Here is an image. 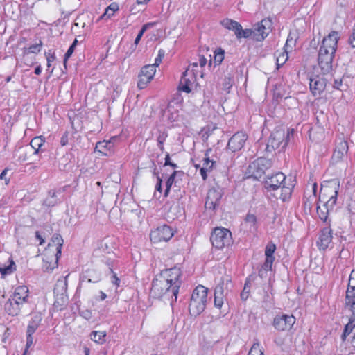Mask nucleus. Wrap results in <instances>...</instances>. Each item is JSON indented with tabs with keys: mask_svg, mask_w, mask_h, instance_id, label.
Here are the masks:
<instances>
[{
	"mask_svg": "<svg viewBox=\"0 0 355 355\" xmlns=\"http://www.w3.org/2000/svg\"><path fill=\"white\" fill-rule=\"evenodd\" d=\"M74 49H75V47H73V46H70V47L69 48V49L67 50V53L64 55V64L66 63L67 59H69V58H70V56L73 54Z\"/></svg>",
	"mask_w": 355,
	"mask_h": 355,
	"instance_id": "864d4df0",
	"label": "nucleus"
},
{
	"mask_svg": "<svg viewBox=\"0 0 355 355\" xmlns=\"http://www.w3.org/2000/svg\"><path fill=\"white\" fill-rule=\"evenodd\" d=\"M159 275L165 279L168 284H171L174 293H178L179 288L181 285L180 277L182 275L181 270L179 268L175 266L162 270Z\"/></svg>",
	"mask_w": 355,
	"mask_h": 355,
	"instance_id": "6e6552de",
	"label": "nucleus"
},
{
	"mask_svg": "<svg viewBox=\"0 0 355 355\" xmlns=\"http://www.w3.org/2000/svg\"><path fill=\"white\" fill-rule=\"evenodd\" d=\"M207 302V288L198 285L191 295L189 310L192 316L199 315L206 307Z\"/></svg>",
	"mask_w": 355,
	"mask_h": 355,
	"instance_id": "20e7f679",
	"label": "nucleus"
},
{
	"mask_svg": "<svg viewBox=\"0 0 355 355\" xmlns=\"http://www.w3.org/2000/svg\"><path fill=\"white\" fill-rule=\"evenodd\" d=\"M101 248L102 249H107V243L106 242V241H103L102 243H101Z\"/></svg>",
	"mask_w": 355,
	"mask_h": 355,
	"instance_id": "774afa93",
	"label": "nucleus"
},
{
	"mask_svg": "<svg viewBox=\"0 0 355 355\" xmlns=\"http://www.w3.org/2000/svg\"><path fill=\"white\" fill-rule=\"evenodd\" d=\"M112 283L116 285V286H119L120 279L116 277V275L115 273H114L112 275Z\"/></svg>",
	"mask_w": 355,
	"mask_h": 355,
	"instance_id": "6e6d98bb",
	"label": "nucleus"
},
{
	"mask_svg": "<svg viewBox=\"0 0 355 355\" xmlns=\"http://www.w3.org/2000/svg\"><path fill=\"white\" fill-rule=\"evenodd\" d=\"M178 171H174L170 175V177L168 178V180L166 182V189H165V193H164L165 196H166L168 195L169 190L175 181V177L178 175Z\"/></svg>",
	"mask_w": 355,
	"mask_h": 355,
	"instance_id": "a19ab883",
	"label": "nucleus"
},
{
	"mask_svg": "<svg viewBox=\"0 0 355 355\" xmlns=\"http://www.w3.org/2000/svg\"><path fill=\"white\" fill-rule=\"evenodd\" d=\"M67 282L66 279H58L54 288L55 301L54 305L56 307L64 306L67 302Z\"/></svg>",
	"mask_w": 355,
	"mask_h": 355,
	"instance_id": "1a4fd4ad",
	"label": "nucleus"
},
{
	"mask_svg": "<svg viewBox=\"0 0 355 355\" xmlns=\"http://www.w3.org/2000/svg\"><path fill=\"white\" fill-rule=\"evenodd\" d=\"M272 21L269 19H264L258 23L253 28L254 37L257 41L264 40L271 31Z\"/></svg>",
	"mask_w": 355,
	"mask_h": 355,
	"instance_id": "4468645a",
	"label": "nucleus"
},
{
	"mask_svg": "<svg viewBox=\"0 0 355 355\" xmlns=\"http://www.w3.org/2000/svg\"><path fill=\"white\" fill-rule=\"evenodd\" d=\"M41 71H42V69H41L40 66H37L35 69V73L37 74V75H40L41 73Z\"/></svg>",
	"mask_w": 355,
	"mask_h": 355,
	"instance_id": "338daca9",
	"label": "nucleus"
},
{
	"mask_svg": "<svg viewBox=\"0 0 355 355\" xmlns=\"http://www.w3.org/2000/svg\"><path fill=\"white\" fill-rule=\"evenodd\" d=\"M276 250V245L273 243H268L266 247L265 250V255L266 258H272V260H275V257H273V254Z\"/></svg>",
	"mask_w": 355,
	"mask_h": 355,
	"instance_id": "58836bf2",
	"label": "nucleus"
},
{
	"mask_svg": "<svg viewBox=\"0 0 355 355\" xmlns=\"http://www.w3.org/2000/svg\"><path fill=\"white\" fill-rule=\"evenodd\" d=\"M46 58L47 61V67H50L51 66V62H53L55 60V56L50 53H46Z\"/></svg>",
	"mask_w": 355,
	"mask_h": 355,
	"instance_id": "3c124183",
	"label": "nucleus"
},
{
	"mask_svg": "<svg viewBox=\"0 0 355 355\" xmlns=\"http://www.w3.org/2000/svg\"><path fill=\"white\" fill-rule=\"evenodd\" d=\"M7 171H8V170H7V169H4V170L1 172V175H0V178H1V180H4V179L6 180V173H7Z\"/></svg>",
	"mask_w": 355,
	"mask_h": 355,
	"instance_id": "69168bd1",
	"label": "nucleus"
},
{
	"mask_svg": "<svg viewBox=\"0 0 355 355\" xmlns=\"http://www.w3.org/2000/svg\"><path fill=\"white\" fill-rule=\"evenodd\" d=\"M144 35V33H142L141 31H139L137 37L135 38V44H137L139 43V42L140 41L141 37L143 36Z\"/></svg>",
	"mask_w": 355,
	"mask_h": 355,
	"instance_id": "680f3d73",
	"label": "nucleus"
},
{
	"mask_svg": "<svg viewBox=\"0 0 355 355\" xmlns=\"http://www.w3.org/2000/svg\"><path fill=\"white\" fill-rule=\"evenodd\" d=\"M196 78L192 71L187 69L180 79V89L189 93L196 85Z\"/></svg>",
	"mask_w": 355,
	"mask_h": 355,
	"instance_id": "f3484780",
	"label": "nucleus"
},
{
	"mask_svg": "<svg viewBox=\"0 0 355 355\" xmlns=\"http://www.w3.org/2000/svg\"><path fill=\"white\" fill-rule=\"evenodd\" d=\"M276 57L277 68L279 69L288 60V51L286 49H284L283 51H277L275 54Z\"/></svg>",
	"mask_w": 355,
	"mask_h": 355,
	"instance_id": "2f4dec72",
	"label": "nucleus"
},
{
	"mask_svg": "<svg viewBox=\"0 0 355 355\" xmlns=\"http://www.w3.org/2000/svg\"><path fill=\"white\" fill-rule=\"evenodd\" d=\"M247 137V135L242 132H236L230 139L227 150L232 153L240 150L244 146Z\"/></svg>",
	"mask_w": 355,
	"mask_h": 355,
	"instance_id": "dca6fc26",
	"label": "nucleus"
},
{
	"mask_svg": "<svg viewBox=\"0 0 355 355\" xmlns=\"http://www.w3.org/2000/svg\"><path fill=\"white\" fill-rule=\"evenodd\" d=\"M42 321V316L40 314H35L31 318L27 327V334H33L39 327Z\"/></svg>",
	"mask_w": 355,
	"mask_h": 355,
	"instance_id": "b1692460",
	"label": "nucleus"
},
{
	"mask_svg": "<svg viewBox=\"0 0 355 355\" xmlns=\"http://www.w3.org/2000/svg\"><path fill=\"white\" fill-rule=\"evenodd\" d=\"M349 43L352 45V47L355 48V26L352 30V33L349 38Z\"/></svg>",
	"mask_w": 355,
	"mask_h": 355,
	"instance_id": "5fc2aeb1",
	"label": "nucleus"
},
{
	"mask_svg": "<svg viewBox=\"0 0 355 355\" xmlns=\"http://www.w3.org/2000/svg\"><path fill=\"white\" fill-rule=\"evenodd\" d=\"M164 56V51L162 49H160L158 52L157 57L155 58V63L152 64V65H155V69L157 67H158L160 64Z\"/></svg>",
	"mask_w": 355,
	"mask_h": 355,
	"instance_id": "de8ad7c7",
	"label": "nucleus"
},
{
	"mask_svg": "<svg viewBox=\"0 0 355 355\" xmlns=\"http://www.w3.org/2000/svg\"><path fill=\"white\" fill-rule=\"evenodd\" d=\"M224 59V51L220 49L214 51V62L219 65Z\"/></svg>",
	"mask_w": 355,
	"mask_h": 355,
	"instance_id": "79ce46f5",
	"label": "nucleus"
},
{
	"mask_svg": "<svg viewBox=\"0 0 355 355\" xmlns=\"http://www.w3.org/2000/svg\"><path fill=\"white\" fill-rule=\"evenodd\" d=\"M150 294L153 297H165L173 302L177 300L178 293H174L171 284H168L165 279L157 275L153 281Z\"/></svg>",
	"mask_w": 355,
	"mask_h": 355,
	"instance_id": "39448f33",
	"label": "nucleus"
},
{
	"mask_svg": "<svg viewBox=\"0 0 355 355\" xmlns=\"http://www.w3.org/2000/svg\"><path fill=\"white\" fill-rule=\"evenodd\" d=\"M285 180V175L278 172L267 177L264 182V187L268 191H275L284 185Z\"/></svg>",
	"mask_w": 355,
	"mask_h": 355,
	"instance_id": "2eb2a0df",
	"label": "nucleus"
},
{
	"mask_svg": "<svg viewBox=\"0 0 355 355\" xmlns=\"http://www.w3.org/2000/svg\"><path fill=\"white\" fill-rule=\"evenodd\" d=\"M354 290L348 286V288L346 291V304L349 305L352 301L355 295Z\"/></svg>",
	"mask_w": 355,
	"mask_h": 355,
	"instance_id": "c03bdc74",
	"label": "nucleus"
},
{
	"mask_svg": "<svg viewBox=\"0 0 355 355\" xmlns=\"http://www.w3.org/2000/svg\"><path fill=\"white\" fill-rule=\"evenodd\" d=\"M355 327V319L350 318L349 322L345 325L344 332L342 335L343 340H345L347 335H349L354 328Z\"/></svg>",
	"mask_w": 355,
	"mask_h": 355,
	"instance_id": "f704fd0d",
	"label": "nucleus"
},
{
	"mask_svg": "<svg viewBox=\"0 0 355 355\" xmlns=\"http://www.w3.org/2000/svg\"><path fill=\"white\" fill-rule=\"evenodd\" d=\"M332 241L331 230L329 227L324 228L319 237L318 245L320 250H325Z\"/></svg>",
	"mask_w": 355,
	"mask_h": 355,
	"instance_id": "5701e85b",
	"label": "nucleus"
},
{
	"mask_svg": "<svg viewBox=\"0 0 355 355\" xmlns=\"http://www.w3.org/2000/svg\"><path fill=\"white\" fill-rule=\"evenodd\" d=\"M339 39V33L335 31H331L322 39L318 51V63L323 73H327L332 69Z\"/></svg>",
	"mask_w": 355,
	"mask_h": 355,
	"instance_id": "f257e3e1",
	"label": "nucleus"
},
{
	"mask_svg": "<svg viewBox=\"0 0 355 355\" xmlns=\"http://www.w3.org/2000/svg\"><path fill=\"white\" fill-rule=\"evenodd\" d=\"M248 355H264L263 351L260 348L259 343H254L248 353Z\"/></svg>",
	"mask_w": 355,
	"mask_h": 355,
	"instance_id": "37998d69",
	"label": "nucleus"
},
{
	"mask_svg": "<svg viewBox=\"0 0 355 355\" xmlns=\"http://www.w3.org/2000/svg\"><path fill=\"white\" fill-rule=\"evenodd\" d=\"M293 135V129H287L286 130L283 128L275 129L269 137L267 148L271 147L276 149L279 148L281 145H282V148H285Z\"/></svg>",
	"mask_w": 355,
	"mask_h": 355,
	"instance_id": "423d86ee",
	"label": "nucleus"
},
{
	"mask_svg": "<svg viewBox=\"0 0 355 355\" xmlns=\"http://www.w3.org/2000/svg\"><path fill=\"white\" fill-rule=\"evenodd\" d=\"M164 165L167 166V165H169V166H171L173 168H176L177 167V165L175 164H172L171 162H170V157L168 155H167L165 157V164Z\"/></svg>",
	"mask_w": 355,
	"mask_h": 355,
	"instance_id": "bf43d9fd",
	"label": "nucleus"
},
{
	"mask_svg": "<svg viewBox=\"0 0 355 355\" xmlns=\"http://www.w3.org/2000/svg\"><path fill=\"white\" fill-rule=\"evenodd\" d=\"M295 44V40H294L291 35H288L285 44L284 49H286V51H288V49L290 48L291 49H292Z\"/></svg>",
	"mask_w": 355,
	"mask_h": 355,
	"instance_id": "49530a36",
	"label": "nucleus"
},
{
	"mask_svg": "<svg viewBox=\"0 0 355 355\" xmlns=\"http://www.w3.org/2000/svg\"><path fill=\"white\" fill-rule=\"evenodd\" d=\"M342 84H343V81L341 79L340 80H335L334 84V87L337 89H341Z\"/></svg>",
	"mask_w": 355,
	"mask_h": 355,
	"instance_id": "4d7b16f0",
	"label": "nucleus"
},
{
	"mask_svg": "<svg viewBox=\"0 0 355 355\" xmlns=\"http://www.w3.org/2000/svg\"><path fill=\"white\" fill-rule=\"evenodd\" d=\"M95 150L102 155L110 157L114 154V144L112 140L99 141L96 144Z\"/></svg>",
	"mask_w": 355,
	"mask_h": 355,
	"instance_id": "412c9836",
	"label": "nucleus"
},
{
	"mask_svg": "<svg viewBox=\"0 0 355 355\" xmlns=\"http://www.w3.org/2000/svg\"><path fill=\"white\" fill-rule=\"evenodd\" d=\"M245 223L249 225L250 230H255L257 229V218L254 214H248L245 217Z\"/></svg>",
	"mask_w": 355,
	"mask_h": 355,
	"instance_id": "e433bc0d",
	"label": "nucleus"
},
{
	"mask_svg": "<svg viewBox=\"0 0 355 355\" xmlns=\"http://www.w3.org/2000/svg\"><path fill=\"white\" fill-rule=\"evenodd\" d=\"M291 192H292V187H286V186H282L281 187V194H280V198L283 200V201H286V200H288L291 195Z\"/></svg>",
	"mask_w": 355,
	"mask_h": 355,
	"instance_id": "4c0bfd02",
	"label": "nucleus"
},
{
	"mask_svg": "<svg viewBox=\"0 0 355 355\" xmlns=\"http://www.w3.org/2000/svg\"><path fill=\"white\" fill-rule=\"evenodd\" d=\"M250 290L247 288V284H245L243 290L241 293V297L242 300H245L248 297Z\"/></svg>",
	"mask_w": 355,
	"mask_h": 355,
	"instance_id": "603ef678",
	"label": "nucleus"
},
{
	"mask_svg": "<svg viewBox=\"0 0 355 355\" xmlns=\"http://www.w3.org/2000/svg\"><path fill=\"white\" fill-rule=\"evenodd\" d=\"M273 262L274 260L272 258H266L263 265L259 271V275L261 279L268 277V272L272 271Z\"/></svg>",
	"mask_w": 355,
	"mask_h": 355,
	"instance_id": "393cba45",
	"label": "nucleus"
},
{
	"mask_svg": "<svg viewBox=\"0 0 355 355\" xmlns=\"http://www.w3.org/2000/svg\"><path fill=\"white\" fill-rule=\"evenodd\" d=\"M173 236V230L166 225L158 227L154 231H152L150 237L153 243H159L162 241H168Z\"/></svg>",
	"mask_w": 355,
	"mask_h": 355,
	"instance_id": "9d476101",
	"label": "nucleus"
},
{
	"mask_svg": "<svg viewBox=\"0 0 355 355\" xmlns=\"http://www.w3.org/2000/svg\"><path fill=\"white\" fill-rule=\"evenodd\" d=\"M340 181L338 179L331 180L322 184L321 186L320 196L323 198H329L328 200L322 206L318 205L317 207V214L323 221H327L329 213L333 210L336 205Z\"/></svg>",
	"mask_w": 355,
	"mask_h": 355,
	"instance_id": "f03ea898",
	"label": "nucleus"
},
{
	"mask_svg": "<svg viewBox=\"0 0 355 355\" xmlns=\"http://www.w3.org/2000/svg\"><path fill=\"white\" fill-rule=\"evenodd\" d=\"M42 46V41H40L39 43L30 46L28 48V52L32 53H37L41 51Z\"/></svg>",
	"mask_w": 355,
	"mask_h": 355,
	"instance_id": "a18cd8bd",
	"label": "nucleus"
},
{
	"mask_svg": "<svg viewBox=\"0 0 355 355\" xmlns=\"http://www.w3.org/2000/svg\"><path fill=\"white\" fill-rule=\"evenodd\" d=\"M44 144V139L42 137H35L31 141L30 146L35 150L33 155L39 153V151L41 150Z\"/></svg>",
	"mask_w": 355,
	"mask_h": 355,
	"instance_id": "c756f323",
	"label": "nucleus"
},
{
	"mask_svg": "<svg viewBox=\"0 0 355 355\" xmlns=\"http://www.w3.org/2000/svg\"><path fill=\"white\" fill-rule=\"evenodd\" d=\"M27 147H21L17 150L15 156L18 161L24 162L27 159Z\"/></svg>",
	"mask_w": 355,
	"mask_h": 355,
	"instance_id": "c9c22d12",
	"label": "nucleus"
},
{
	"mask_svg": "<svg viewBox=\"0 0 355 355\" xmlns=\"http://www.w3.org/2000/svg\"><path fill=\"white\" fill-rule=\"evenodd\" d=\"M348 285L352 289H355V270H353L350 274Z\"/></svg>",
	"mask_w": 355,
	"mask_h": 355,
	"instance_id": "09e8293b",
	"label": "nucleus"
},
{
	"mask_svg": "<svg viewBox=\"0 0 355 355\" xmlns=\"http://www.w3.org/2000/svg\"><path fill=\"white\" fill-rule=\"evenodd\" d=\"M155 72V65L147 64L143 67L139 74L138 87L140 89L145 88L148 83L153 78Z\"/></svg>",
	"mask_w": 355,
	"mask_h": 355,
	"instance_id": "f8f14e48",
	"label": "nucleus"
},
{
	"mask_svg": "<svg viewBox=\"0 0 355 355\" xmlns=\"http://www.w3.org/2000/svg\"><path fill=\"white\" fill-rule=\"evenodd\" d=\"M350 306H351V309H352V311L353 313V315H355V302L354 301H352L350 304H349Z\"/></svg>",
	"mask_w": 355,
	"mask_h": 355,
	"instance_id": "0e129e2a",
	"label": "nucleus"
},
{
	"mask_svg": "<svg viewBox=\"0 0 355 355\" xmlns=\"http://www.w3.org/2000/svg\"><path fill=\"white\" fill-rule=\"evenodd\" d=\"M310 90L313 96H320L326 87V80L319 76L310 78Z\"/></svg>",
	"mask_w": 355,
	"mask_h": 355,
	"instance_id": "6ab92c4d",
	"label": "nucleus"
},
{
	"mask_svg": "<svg viewBox=\"0 0 355 355\" xmlns=\"http://www.w3.org/2000/svg\"><path fill=\"white\" fill-rule=\"evenodd\" d=\"M221 24L226 28L232 30L236 34L238 30L241 29V24L237 21L230 19H225L221 21Z\"/></svg>",
	"mask_w": 355,
	"mask_h": 355,
	"instance_id": "cd10ccee",
	"label": "nucleus"
},
{
	"mask_svg": "<svg viewBox=\"0 0 355 355\" xmlns=\"http://www.w3.org/2000/svg\"><path fill=\"white\" fill-rule=\"evenodd\" d=\"M295 322V318L293 315H279L273 320L274 327L280 331L290 330Z\"/></svg>",
	"mask_w": 355,
	"mask_h": 355,
	"instance_id": "9b49d317",
	"label": "nucleus"
},
{
	"mask_svg": "<svg viewBox=\"0 0 355 355\" xmlns=\"http://www.w3.org/2000/svg\"><path fill=\"white\" fill-rule=\"evenodd\" d=\"M33 334H27V338H26V347H29L33 344Z\"/></svg>",
	"mask_w": 355,
	"mask_h": 355,
	"instance_id": "13d9d810",
	"label": "nucleus"
},
{
	"mask_svg": "<svg viewBox=\"0 0 355 355\" xmlns=\"http://www.w3.org/2000/svg\"><path fill=\"white\" fill-rule=\"evenodd\" d=\"M271 166L270 160L265 157H259L255 162H254L250 167L252 169L257 168V173L255 175L261 176L264 171Z\"/></svg>",
	"mask_w": 355,
	"mask_h": 355,
	"instance_id": "4be33fe9",
	"label": "nucleus"
},
{
	"mask_svg": "<svg viewBox=\"0 0 355 355\" xmlns=\"http://www.w3.org/2000/svg\"><path fill=\"white\" fill-rule=\"evenodd\" d=\"M347 150L348 145L347 141H340L334 150V156L338 159L342 158L343 156L347 153Z\"/></svg>",
	"mask_w": 355,
	"mask_h": 355,
	"instance_id": "bb28decb",
	"label": "nucleus"
},
{
	"mask_svg": "<svg viewBox=\"0 0 355 355\" xmlns=\"http://www.w3.org/2000/svg\"><path fill=\"white\" fill-rule=\"evenodd\" d=\"M80 315L86 320H89L92 317V312L89 310H83L80 313Z\"/></svg>",
	"mask_w": 355,
	"mask_h": 355,
	"instance_id": "8fccbe9b",
	"label": "nucleus"
},
{
	"mask_svg": "<svg viewBox=\"0 0 355 355\" xmlns=\"http://www.w3.org/2000/svg\"><path fill=\"white\" fill-rule=\"evenodd\" d=\"M222 197L220 191L216 189L211 188L208 191L205 207L207 209L214 210L219 205Z\"/></svg>",
	"mask_w": 355,
	"mask_h": 355,
	"instance_id": "a211bd4d",
	"label": "nucleus"
},
{
	"mask_svg": "<svg viewBox=\"0 0 355 355\" xmlns=\"http://www.w3.org/2000/svg\"><path fill=\"white\" fill-rule=\"evenodd\" d=\"M253 34V29H242V26H241V29L238 30L236 35L237 38H248L251 35Z\"/></svg>",
	"mask_w": 355,
	"mask_h": 355,
	"instance_id": "ea45409f",
	"label": "nucleus"
},
{
	"mask_svg": "<svg viewBox=\"0 0 355 355\" xmlns=\"http://www.w3.org/2000/svg\"><path fill=\"white\" fill-rule=\"evenodd\" d=\"M211 151V148L207 150L205 155V157L202 159V166L200 168V175L204 180L207 179V173L212 171L216 164V161L214 159H211L209 157V153Z\"/></svg>",
	"mask_w": 355,
	"mask_h": 355,
	"instance_id": "aec40b11",
	"label": "nucleus"
},
{
	"mask_svg": "<svg viewBox=\"0 0 355 355\" xmlns=\"http://www.w3.org/2000/svg\"><path fill=\"white\" fill-rule=\"evenodd\" d=\"M58 259L59 257H57L56 254L54 260L51 259L49 261V257H46V258L43 259V270L46 272H51L53 270L58 266Z\"/></svg>",
	"mask_w": 355,
	"mask_h": 355,
	"instance_id": "a878e982",
	"label": "nucleus"
},
{
	"mask_svg": "<svg viewBox=\"0 0 355 355\" xmlns=\"http://www.w3.org/2000/svg\"><path fill=\"white\" fill-rule=\"evenodd\" d=\"M207 59L204 57V56H202V55H200L199 57V65L202 67L204 66H205V64H207Z\"/></svg>",
	"mask_w": 355,
	"mask_h": 355,
	"instance_id": "052dcab7",
	"label": "nucleus"
},
{
	"mask_svg": "<svg viewBox=\"0 0 355 355\" xmlns=\"http://www.w3.org/2000/svg\"><path fill=\"white\" fill-rule=\"evenodd\" d=\"M119 5L117 3H112L107 8L105 9L104 13L101 15V19H110L112 17L114 13L119 10Z\"/></svg>",
	"mask_w": 355,
	"mask_h": 355,
	"instance_id": "7c9ffc66",
	"label": "nucleus"
},
{
	"mask_svg": "<svg viewBox=\"0 0 355 355\" xmlns=\"http://www.w3.org/2000/svg\"><path fill=\"white\" fill-rule=\"evenodd\" d=\"M155 189L157 191H161L162 189V179L157 178V183L156 184Z\"/></svg>",
	"mask_w": 355,
	"mask_h": 355,
	"instance_id": "e2e57ef3",
	"label": "nucleus"
},
{
	"mask_svg": "<svg viewBox=\"0 0 355 355\" xmlns=\"http://www.w3.org/2000/svg\"><path fill=\"white\" fill-rule=\"evenodd\" d=\"M231 237V232L227 229L216 227L212 232L210 240L214 248L222 249L230 243Z\"/></svg>",
	"mask_w": 355,
	"mask_h": 355,
	"instance_id": "0eeeda50",
	"label": "nucleus"
},
{
	"mask_svg": "<svg viewBox=\"0 0 355 355\" xmlns=\"http://www.w3.org/2000/svg\"><path fill=\"white\" fill-rule=\"evenodd\" d=\"M52 242L56 245V255L60 257L61 255V250L63 245V239L59 234H54L52 237Z\"/></svg>",
	"mask_w": 355,
	"mask_h": 355,
	"instance_id": "72a5a7b5",
	"label": "nucleus"
},
{
	"mask_svg": "<svg viewBox=\"0 0 355 355\" xmlns=\"http://www.w3.org/2000/svg\"><path fill=\"white\" fill-rule=\"evenodd\" d=\"M106 333L104 331H93L91 339L96 343L103 344L105 341Z\"/></svg>",
	"mask_w": 355,
	"mask_h": 355,
	"instance_id": "473e14b6",
	"label": "nucleus"
},
{
	"mask_svg": "<svg viewBox=\"0 0 355 355\" xmlns=\"http://www.w3.org/2000/svg\"><path fill=\"white\" fill-rule=\"evenodd\" d=\"M29 290L26 286H17L4 304L5 311L12 316L18 315L23 305L28 302Z\"/></svg>",
	"mask_w": 355,
	"mask_h": 355,
	"instance_id": "7ed1b4c3",
	"label": "nucleus"
},
{
	"mask_svg": "<svg viewBox=\"0 0 355 355\" xmlns=\"http://www.w3.org/2000/svg\"><path fill=\"white\" fill-rule=\"evenodd\" d=\"M16 270V266L14 261L11 259H9V264L0 265V272L2 276H6L12 273Z\"/></svg>",
	"mask_w": 355,
	"mask_h": 355,
	"instance_id": "c85d7f7f",
	"label": "nucleus"
},
{
	"mask_svg": "<svg viewBox=\"0 0 355 355\" xmlns=\"http://www.w3.org/2000/svg\"><path fill=\"white\" fill-rule=\"evenodd\" d=\"M225 288L228 289L229 286L231 285V279L228 276H225L222 278L221 282L219 283L214 291V305L216 307L220 309L223 304L224 300V285Z\"/></svg>",
	"mask_w": 355,
	"mask_h": 355,
	"instance_id": "ddd939ff",
	"label": "nucleus"
}]
</instances>
